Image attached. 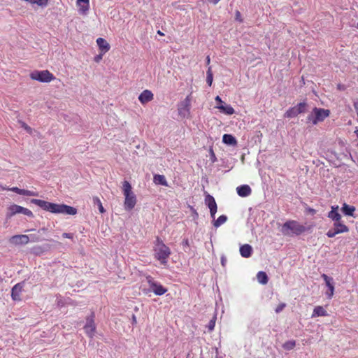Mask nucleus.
Returning <instances> with one entry per match:
<instances>
[{
    "mask_svg": "<svg viewBox=\"0 0 358 358\" xmlns=\"http://www.w3.org/2000/svg\"><path fill=\"white\" fill-rule=\"evenodd\" d=\"M306 231V228L296 220H288L282 227L281 231L285 236H299Z\"/></svg>",
    "mask_w": 358,
    "mask_h": 358,
    "instance_id": "3",
    "label": "nucleus"
},
{
    "mask_svg": "<svg viewBox=\"0 0 358 358\" xmlns=\"http://www.w3.org/2000/svg\"><path fill=\"white\" fill-rule=\"evenodd\" d=\"M146 280L149 286L156 295L161 296L167 292V289L164 287L161 284L155 282L152 276L148 275L146 277Z\"/></svg>",
    "mask_w": 358,
    "mask_h": 358,
    "instance_id": "11",
    "label": "nucleus"
},
{
    "mask_svg": "<svg viewBox=\"0 0 358 358\" xmlns=\"http://www.w3.org/2000/svg\"><path fill=\"white\" fill-rule=\"evenodd\" d=\"M252 248L249 244H245L240 248V253L243 257L248 258L251 256Z\"/></svg>",
    "mask_w": 358,
    "mask_h": 358,
    "instance_id": "22",
    "label": "nucleus"
},
{
    "mask_svg": "<svg viewBox=\"0 0 358 358\" xmlns=\"http://www.w3.org/2000/svg\"><path fill=\"white\" fill-rule=\"evenodd\" d=\"M154 99L153 93L149 90H143L138 96V100L141 104L144 105L152 101Z\"/></svg>",
    "mask_w": 358,
    "mask_h": 358,
    "instance_id": "16",
    "label": "nucleus"
},
{
    "mask_svg": "<svg viewBox=\"0 0 358 358\" xmlns=\"http://www.w3.org/2000/svg\"><path fill=\"white\" fill-rule=\"evenodd\" d=\"M215 100L217 102V106L224 103V102L222 101V100L221 99V98L219 96H217L215 97Z\"/></svg>",
    "mask_w": 358,
    "mask_h": 358,
    "instance_id": "38",
    "label": "nucleus"
},
{
    "mask_svg": "<svg viewBox=\"0 0 358 358\" xmlns=\"http://www.w3.org/2000/svg\"><path fill=\"white\" fill-rule=\"evenodd\" d=\"M103 55H101V53L100 52V55H97V56H96V57H94V61H95L96 62H99V61L102 59V56H103Z\"/></svg>",
    "mask_w": 358,
    "mask_h": 358,
    "instance_id": "41",
    "label": "nucleus"
},
{
    "mask_svg": "<svg viewBox=\"0 0 358 358\" xmlns=\"http://www.w3.org/2000/svg\"><path fill=\"white\" fill-rule=\"evenodd\" d=\"M190 106L191 97L190 95H188L180 103L178 104V115L182 118L188 117L190 113Z\"/></svg>",
    "mask_w": 358,
    "mask_h": 358,
    "instance_id": "8",
    "label": "nucleus"
},
{
    "mask_svg": "<svg viewBox=\"0 0 358 358\" xmlns=\"http://www.w3.org/2000/svg\"><path fill=\"white\" fill-rule=\"evenodd\" d=\"M200 358H203V357H200Z\"/></svg>",
    "mask_w": 358,
    "mask_h": 358,
    "instance_id": "49",
    "label": "nucleus"
},
{
    "mask_svg": "<svg viewBox=\"0 0 358 358\" xmlns=\"http://www.w3.org/2000/svg\"><path fill=\"white\" fill-rule=\"evenodd\" d=\"M215 325V317H214L208 323V328L209 331H213Z\"/></svg>",
    "mask_w": 358,
    "mask_h": 358,
    "instance_id": "36",
    "label": "nucleus"
},
{
    "mask_svg": "<svg viewBox=\"0 0 358 358\" xmlns=\"http://www.w3.org/2000/svg\"><path fill=\"white\" fill-rule=\"evenodd\" d=\"M31 203L52 213L70 215H75L77 213V209L76 208L66 204H57L37 199H31Z\"/></svg>",
    "mask_w": 358,
    "mask_h": 358,
    "instance_id": "1",
    "label": "nucleus"
},
{
    "mask_svg": "<svg viewBox=\"0 0 358 358\" xmlns=\"http://www.w3.org/2000/svg\"><path fill=\"white\" fill-rule=\"evenodd\" d=\"M23 282L16 284L11 291V297L14 301H20L21 299L20 294L23 289Z\"/></svg>",
    "mask_w": 358,
    "mask_h": 358,
    "instance_id": "17",
    "label": "nucleus"
},
{
    "mask_svg": "<svg viewBox=\"0 0 358 358\" xmlns=\"http://www.w3.org/2000/svg\"><path fill=\"white\" fill-rule=\"evenodd\" d=\"M222 141L224 143L230 145H236L237 141L236 138L231 134H224L222 136Z\"/></svg>",
    "mask_w": 358,
    "mask_h": 358,
    "instance_id": "24",
    "label": "nucleus"
},
{
    "mask_svg": "<svg viewBox=\"0 0 358 358\" xmlns=\"http://www.w3.org/2000/svg\"><path fill=\"white\" fill-rule=\"evenodd\" d=\"M338 206H332L331 211L328 213V217L332 220L334 222H339L341 220V215L338 212Z\"/></svg>",
    "mask_w": 358,
    "mask_h": 358,
    "instance_id": "20",
    "label": "nucleus"
},
{
    "mask_svg": "<svg viewBox=\"0 0 358 358\" xmlns=\"http://www.w3.org/2000/svg\"><path fill=\"white\" fill-rule=\"evenodd\" d=\"M310 213H315V210L314 209H310Z\"/></svg>",
    "mask_w": 358,
    "mask_h": 358,
    "instance_id": "46",
    "label": "nucleus"
},
{
    "mask_svg": "<svg viewBox=\"0 0 358 358\" xmlns=\"http://www.w3.org/2000/svg\"><path fill=\"white\" fill-rule=\"evenodd\" d=\"M122 191L124 196V208L127 210H131L136 204V196L132 192L131 185L128 181L123 182Z\"/></svg>",
    "mask_w": 358,
    "mask_h": 358,
    "instance_id": "4",
    "label": "nucleus"
},
{
    "mask_svg": "<svg viewBox=\"0 0 358 358\" xmlns=\"http://www.w3.org/2000/svg\"><path fill=\"white\" fill-rule=\"evenodd\" d=\"M349 231V227L341 222H335L333 224V228L330 229L327 232V236L329 238H333L336 236L337 234H343V233H347Z\"/></svg>",
    "mask_w": 358,
    "mask_h": 358,
    "instance_id": "7",
    "label": "nucleus"
},
{
    "mask_svg": "<svg viewBox=\"0 0 358 358\" xmlns=\"http://www.w3.org/2000/svg\"><path fill=\"white\" fill-rule=\"evenodd\" d=\"M9 242L13 245H25L29 242L27 235H14L9 239Z\"/></svg>",
    "mask_w": 358,
    "mask_h": 358,
    "instance_id": "14",
    "label": "nucleus"
},
{
    "mask_svg": "<svg viewBox=\"0 0 358 358\" xmlns=\"http://www.w3.org/2000/svg\"><path fill=\"white\" fill-rule=\"evenodd\" d=\"M329 115V110L315 107L311 113L308 115L307 120L315 125L320 122L324 121Z\"/></svg>",
    "mask_w": 358,
    "mask_h": 358,
    "instance_id": "5",
    "label": "nucleus"
},
{
    "mask_svg": "<svg viewBox=\"0 0 358 358\" xmlns=\"http://www.w3.org/2000/svg\"><path fill=\"white\" fill-rule=\"evenodd\" d=\"M295 346H296V341L294 340L286 341L282 345V348L286 350H291L294 349Z\"/></svg>",
    "mask_w": 358,
    "mask_h": 358,
    "instance_id": "32",
    "label": "nucleus"
},
{
    "mask_svg": "<svg viewBox=\"0 0 358 358\" xmlns=\"http://www.w3.org/2000/svg\"><path fill=\"white\" fill-rule=\"evenodd\" d=\"M17 213H22L31 217L34 216L33 213L29 209L17 204H12L8 207V217H10Z\"/></svg>",
    "mask_w": 358,
    "mask_h": 358,
    "instance_id": "9",
    "label": "nucleus"
},
{
    "mask_svg": "<svg viewBox=\"0 0 358 358\" xmlns=\"http://www.w3.org/2000/svg\"><path fill=\"white\" fill-rule=\"evenodd\" d=\"M222 113L226 115H232L234 113V109L230 105L221 104L216 106Z\"/></svg>",
    "mask_w": 358,
    "mask_h": 358,
    "instance_id": "23",
    "label": "nucleus"
},
{
    "mask_svg": "<svg viewBox=\"0 0 358 358\" xmlns=\"http://www.w3.org/2000/svg\"><path fill=\"white\" fill-rule=\"evenodd\" d=\"M299 114L297 113L296 110L294 106V107L289 108L286 111V113H285L284 115H285V117H286L287 118H292V117L297 116Z\"/></svg>",
    "mask_w": 358,
    "mask_h": 358,
    "instance_id": "31",
    "label": "nucleus"
},
{
    "mask_svg": "<svg viewBox=\"0 0 358 358\" xmlns=\"http://www.w3.org/2000/svg\"><path fill=\"white\" fill-rule=\"evenodd\" d=\"M183 244H184L185 245H187V246H188V245H189L188 240H187V239H186V240L183 241Z\"/></svg>",
    "mask_w": 358,
    "mask_h": 358,
    "instance_id": "43",
    "label": "nucleus"
},
{
    "mask_svg": "<svg viewBox=\"0 0 358 358\" xmlns=\"http://www.w3.org/2000/svg\"><path fill=\"white\" fill-rule=\"evenodd\" d=\"M30 78L41 83H50L55 79V76L48 70L34 71L30 73Z\"/></svg>",
    "mask_w": 358,
    "mask_h": 358,
    "instance_id": "6",
    "label": "nucleus"
},
{
    "mask_svg": "<svg viewBox=\"0 0 358 358\" xmlns=\"http://www.w3.org/2000/svg\"><path fill=\"white\" fill-rule=\"evenodd\" d=\"M210 59L209 56H207L206 57V64L208 65L210 64Z\"/></svg>",
    "mask_w": 358,
    "mask_h": 358,
    "instance_id": "42",
    "label": "nucleus"
},
{
    "mask_svg": "<svg viewBox=\"0 0 358 358\" xmlns=\"http://www.w3.org/2000/svg\"><path fill=\"white\" fill-rule=\"evenodd\" d=\"M227 220V217L224 215H220L213 223L215 227H219Z\"/></svg>",
    "mask_w": 358,
    "mask_h": 358,
    "instance_id": "29",
    "label": "nucleus"
},
{
    "mask_svg": "<svg viewBox=\"0 0 358 358\" xmlns=\"http://www.w3.org/2000/svg\"><path fill=\"white\" fill-rule=\"evenodd\" d=\"M355 134H356V135H357V137L358 138V129H357V130L355 131Z\"/></svg>",
    "mask_w": 358,
    "mask_h": 358,
    "instance_id": "45",
    "label": "nucleus"
},
{
    "mask_svg": "<svg viewBox=\"0 0 358 358\" xmlns=\"http://www.w3.org/2000/svg\"><path fill=\"white\" fill-rule=\"evenodd\" d=\"M34 252L36 255H41L43 253V250L41 246H36L33 248Z\"/></svg>",
    "mask_w": 358,
    "mask_h": 358,
    "instance_id": "37",
    "label": "nucleus"
},
{
    "mask_svg": "<svg viewBox=\"0 0 358 358\" xmlns=\"http://www.w3.org/2000/svg\"><path fill=\"white\" fill-rule=\"evenodd\" d=\"M153 252L155 259L159 261L162 265L167 264L171 251L159 236L156 237L154 242Z\"/></svg>",
    "mask_w": 358,
    "mask_h": 358,
    "instance_id": "2",
    "label": "nucleus"
},
{
    "mask_svg": "<svg viewBox=\"0 0 358 358\" xmlns=\"http://www.w3.org/2000/svg\"><path fill=\"white\" fill-rule=\"evenodd\" d=\"M77 4L82 14H85L90 8V0H77Z\"/></svg>",
    "mask_w": 358,
    "mask_h": 358,
    "instance_id": "21",
    "label": "nucleus"
},
{
    "mask_svg": "<svg viewBox=\"0 0 358 358\" xmlns=\"http://www.w3.org/2000/svg\"><path fill=\"white\" fill-rule=\"evenodd\" d=\"M94 317V313H92L90 316L86 318V324L84 326L85 332L90 338H93L96 332Z\"/></svg>",
    "mask_w": 358,
    "mask_h": 358,
    "instance_id": "10",
    "label": "nucleus"
},
{
    "mask_svg": "<svg viewBox=\"0 0 358 358\" xmlns=\"http://www.w3.org/2000/svg\"><path fill=\"white\" fill-rule=\"evenodd\" d=\"M96 44L101 55L106 54L110 48V44L103 38H98L96 39Z\"/></svg>",
    "mask_w": 358,
    "mask_h": 358,
    "instance_id": "18",
    "label": "nucleus"
},
{
    "mask_svg": "<svg viewBox=\"0 0 358 358\" xmlns=\"http://www.w3.org/2000/svg\"><path fill=\"white\" fill-rule=\"evenodd\" d=\"M237 194L241 197H246L251 194L252 189L248 185H243L236 188Z\"/></svg>",
    "mask_w": 358,
    "mask_h": 358,
    "instance_id": "19",
    "label": "nucleus"
},
{
    "mask_svg": "<svg viewBox=\"0 0 358 358\" xmlns=\"http://www.w3.org/2000/svg\"><path fill=\"white\" fill-rule=\"evenodd\" d=\"M154 182L156 184L168 186L167 181L163 175L156 174L154 176Z\"/></svg>",
    "mask_w": 358,
    "mask_h": 358,
    "instance_id": "28",
    "label": "nucleus"
},
{
    "mask_svg": "<svg viewBox=\"0 0 358 358\" xmlns=\"http://www.w3.org/2000/svg\"><path fill=\"white\" fill-rule=\"evenodd\" d=\"M306 107L307 103L306 102H301L294 106L298 114L305 113L306 111Z\"/></svg>",
    "mask_w": 358,
    "mask_h": 358,
    "instance_id": "30",
    "label": "nucleus"
},
{
    "mask_svg": "<svg viewBox=\"0 0 358 358\" xmlns=\"http://www.w3.org/2000/svg\"><path fill=\"white\" fill-rule=\"evenodd\" d=\"M205 203L208 206L210 209V216L215 218V213L217 212V206L214 197L210 194L206 196Z\"/></svg>",
    "mask_w": 358,
    "mask_h": 358,
    "instance_id": "13",
    "label": "nucleus"
},
{
    "mask_svg": "<svg viewBox=\"0 0 358 358\" xmlns=\"http://www.w3.org/2000/svg\"><path fill=\"white\" fill-rule=\"evenodd\" d=\"M236 15H239L240 16V13L238 11H237Z\"/></svg>",
    "mask_w": 358,
    "mask_h": 358,
    "instance_id": "47",
    "label": "nucleus"
},
{
    "mask_svg": "<svg viewBox=\"0 0 358 358\" xmlns=\"http://www.w3.org/2000/svg\"><path fill=\"white\" fill-rule=\"evenodd\" d=\"M357 27L358 28V23H357Z\"/></svg>",
    "mask_w": 358,
    "mask_h": 358,
    "instance_id": "48",
    "label": "nucleus"
},
{
    "mask_svg": "<svg viewBox=\"0 0 358 358\" xmlns=\"http://www.w3.org/2000/svg\"><path fill=\"white\" fill-rule=\"evenodd\" d=\"M327 312L324 310V308L321 306H318L314 308L312 314V317L327 316Z\"/></svg>",
    "mask_w": 358,
    "mask_h": 358,
    "instance_id": "26",
    "label": "nucleus"
},
{
    "mask_svg": "<svg viewBox=\"0 0 358 358\" xmlns=\"http://www.w3.org/2000/svg\"><path fill=\"white\" fill-rule=\"evenodd\" d=\"M257 279L260 284L266 285L268 281V278L264 271H259L257 274Z\"/></svg>",
    "mask_w": 358,
    "mask_h": 358,
    "instance_id": "27",
    "label": "nucleus"
},
{
    "mask_svg": "<svg viewBox=\"0 0 358 358\" xmlns=\"http://www.w3.org/2000/svg\"><path fill=\"white\" fill-rule=\"evenodd\" d=\"M322 278L325 282L326 285L328 287V291L326 292V295L328 299H331L334 294V286L333 284V278L329 277L326 274H322Z\"/></svg>",
    "mask_w": 358,
    "mask_h": 358,
    "instance_id": "15",
    "label": "nucleus"
},
{
    "mask_svg": "<svg viewBox=\"0 0 358 358\" xmlns=\"http://www.w3.org/2000/svg\"><path fill=\"white\" fill-rule=\"evenodd\" d=\"M207 76H206V82L209 86L212 85L213 80V76L211 67H208V69L207 71Z\"/></svg>",
    "mask_w": 358,
    "mask_h": 358,
    "instance_id": "33",
    "label": "nucleus"
},
{
    "mask_svg": "<svg viewBox=\"0 0 358 358\" xmlns=\"http://www.w3.org/2000/svg\"><path fill=\"white\" fill-rule=\"evenodd\" d=\"M286 307V303H279L275 309L276 313H279Z\"/></svg>",
    "mask_w": 358,
    "mask_h": 358,
    "instance_id": "35",
    "label": "nucleus"
},
{
    "mask_svg": "<svg viewBox=\"0 0 358 358\" xmlns=\"http://www.w3.org/2000/svg\"><path fill=\"white\" fill-rule=\"evenodd\" d=\"M62 236L64 237V238H73V234H70V233H64L62 234Z\"/></svg>",
    "mask_w": 358,
    "mask_h": 358,
    "instance_id": "40",
    "label": "nucleus"
},
{
    "mask_svg": "<svg viewBox=\"0 0 358 358\" xmlns=\"http://www.w3.org/2000/svg\"><path fill=\"white\" fill-rule=\"evenodd\" d=\"M0 189L12 191L18 194L24 195V196H38V194L36 192H33V191H30V190H27V189H20L17 187L8 188V187H3L0 185Z\"/></svg>",
    "mask_w": 358,
    "mask_h": 358,
    "instance_id": "12",
    "label": "nucleus"
},
{
    "mask_svg": "<svg viewBox=\"0 0 358 358\" xmlns=\"http://www.w3.org/2000/svg\"><path fill=\"white\" fill-rule=\"evenodd\" d=\"M22 127L24 128V129H25L27 132H29V134H31V131H32V129H31L29 126H28L27 124H23V126H22Z\"/></svg>",
    "mask_w": 358,
    "mask_h": 358,
    "instance_id": "39",
    "label": "nucleus"
},
{
    "mask_svg": "<svg viewBox=\"0 0 358 358\" xmlns=\"http://www.w3.org/2000/svg\"><path fill=\"white\" fill-rule=\"evenodd\" d=\"M157 34H158L159 35H160V36H164V34L163 32H162L160 30H158V31H157Z\"/></svg>",
    "mask_w": 358,
    "mask_h": 358,
    "instance_id": "44",
    "label": "nucleus"
},
{
    "mask_svg": "<svg viewBox=\"0 0 358 358\" xmlns=\"http://www.w3.org/2000/svg\"><path fill=\"white\" fill-rule=\"evenodd\" d=\"M93 201H94V204H96L98 206L99 210L101 213H103L106 211L105 209L103 208V207L102 206V203L99 197L94 196L93 198Z\"/></svg>",
    "mask_w": 358,
    "mask_h": 358,
    "instance_id": "34",
    "label": "nucleus"
},
{
    "mask_svg": "<svg viewBox=\"0 0 358 358\" xmlns=\"http://www.w3.org/2000/svg\"><path fill=\"white\" fill-rule=\"evenodd\" d=\"M355 210L356 209L355 206H349L347 203H344L341 208V211L343 213L348 216H354Z\"/></svg>",
    "mask_w": 358,
    "mask_h": 358,
    "instance_id": "25",
    "label": "nucleus"
}]
</instances>
